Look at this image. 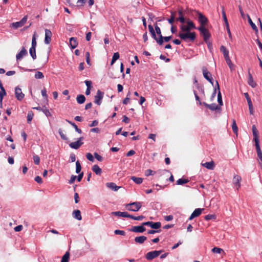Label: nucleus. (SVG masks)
I'll return each instance as SVG.
<instances>
[{
  "mask_svg": "<svg viewBox=\"0 0 262 262\" xmlns=\"http://www.w3.org/2000/svg\"><path fill=\"white\" fill-rule=\"evenodd\" d=\"M185 33H180L179 37L182 40L186 41L189 39L190 41H193L196 38L195 32H184Z\"/></svg>",
  "mask_w": 262,
  "mask_h": 262,
  "instance_id": "1",
  "label": "nucleus"
},
{
  "mask_svg": "<svg viewBox=\"0 0 262 262\" xmlns=\"http://www.w3.org/2000/svg\"><path fill=\"white\" fill-rule=\"evenodd\" d=\"M197 29L200 31L201 34L203 36L205 42L208 43V41L211 36V34L208 29L204 26H200Z\"/></svg>",
  "mask_w": 262,
  "mask_h": 262,
  "instance_id": "2",
  "label": "nucleus"
},
{
  "mask_svg": "<svg viewBox=\"0 0 262 262\" xmlns=\"http://www.w3.org/2000/svg\"><path fill=\"white\" fill-rule=\"evenodd\" d=\"M142 207V203L140 202H135L128 204L126 206V209L131 211H138Z\"/></svg>",
  "mask_w": 262,
  "mask_h": 262,
  "instance_id": "3",
  "label": "nucleus"
},
{
  "mask_svg": "<svg viewBox=\"0 0 262 262\" xmlns=\"http://www.w3.org/2000/svg\"><path fill=\"white\" fill-rule=\"evenodd\" d=\"M186 22L187 25H182L180 26V29L182 32H190L192 29H196L192 21L188 19Z\"/></svg>",
  "mask_w": 262,
  "mask_h": 262,
  "instance_id": "4",
  "label": "nucleus"
},
{
  "mask_svg": "<svg viewBox=\"0 0 262 262\" xmlns=\"http://www.w3.org/2000/svg\"><path fill=\"white\" fill-rule=\"evenodd\" d=\"M104 93L100 90H98L96 95L95 96L94 102L97 105H100L103 98Z\"/></svg>",
  "mask_w": 262,
  "mask_h": 262,
  "instance_id": "5",
  "label": "nucleus"
},
{
  "mask_svg": "<svg viewBox=\"0 0 262 262\" xmlns=\"http://www.w3.org/2000/svg\"><path fill=\"white\" fill-rule=\"evenodd\" d=\"M83 139V137H80L77 141L70 143L69 144L70 147L75 149H78L83 144V143L81 142Z\"/></svg>",
  "mask_w": 262,
  "mask_h": 262,
  "instance_id": "6",
  "label": "nucleus"
},
{
  "mask_svg": "<svg viewBox=\"0 0 262 262\" xmlns=\"http://www.w3.org/2000/svg\"><path fill=\"white\" fill-rule=\"evenodd\" d=\"M161 252L162 251H153L149 252L146 255V258L147 260H151L154 258L158 257L160 254Z\"/></svg>",
  "mask_w": 262,
  "mask_h": 262,
  "instance_id": "7",
  "label": "nucleus"
},
{
  "mask_svg": "<svg viewBox=\"0 0 262 262\" xmlns=\"http://www.w3.org/2000/svg\"><path fill=\"white\" fill-rule=\"evenodd\" d=\"M203 74L204 78L208 80L212 85H213V80L211 77V75L209 72L208 71L206 67L203 68Z\"/></svg>",
  "mask_w": 262,
  "mask_h": 262,
  "instance_id": "8",
  "label": "nucleus"
},
{
  "mask_svg": "<svg viewBox=\"0 0 262 262\" xmlns=\"http://www.w3.org/2000/svg\"><path fill=\"white\" fill-rule=\"evenodd\" d=\"M155 32H156L158 36V40H157V44H158L160 46H161L163 43V41L162 40V35L161 33V30L160 27L157 25V24H155Z\"/></svg>",
  "mask_w": 262,
  "mask_h": 262,
  "instance_id": "9",
  "label": "nucleus"
},
{
  "mask_svg": "<svg viewBox=\"0 0 262 262\" xmlns=\"http://www.w3.org/2000/svg\"><path fill=\"white\" fill-rule=\"evenodd\" d=\"M143 226H148L154 229H158L161 226L160 222H146L142 223Z\"/></svg>",
  "mask_w": 262,
  "mask_h": 262,
  "instance_id": "10",
  "label": "nucleus"
},
{
  "mask_svg": "<svg viewBox=\"0 0 262 262\" xmlns=\"http://www.w3.org/2000/svg\"><path fill=\"white\" fill-rule=\"evenodd\" d=\"M198 15V21L200 23V26H204V25L208 22V19L202 13L195 11Z\"/></svg>",
  "mask_w": 262,
  "mask_h": 262,
  "instance_id": "11",
  "label": "nucleus"
},
{
  "mask_svg": "<svg viewBox=\"0 0 262 262\" xmlns=\"http://www.w3.org/2000/svg\"><path fill=\"white\" fill-rule=\"evenodd\" d=\"M15 96L18 101H21L24 98L25 94L23 93L21 89L18 86L15 88Z\"/></svg>",
  "mask_w": 262,
  "mask_h": 262,
  "instance_id": "12",
  "label": "nucleus"
},
{
  "mask_svg": "<svg viewBox=\"0 0 262 262\" xmlns=\"http://www.w3.org/2000/svg\"><path fill=\"white\" fill-rule=\"evenodd\" d=\"M52 33L49 29H45V37L44 42L46 44L48 45L51 42Z\"/></svg>",
  "mask_w": 262,
  "mask_h": 262,
  "instance_id": "13",
  "label": "nucleus"
},
{
  "mask_svg": "<svg viewBox=\"0 0 262 262\" xmlns=\"http://www.w3.org/2000/svg\"><path fill=\"white\" fill-rule=\"evenodd\" d=\"M242 178L239 176L234 175L233 178V183L236 187L237 190L241 187Z\"/></svg>",
  "mask_w": 262,
  "mask_h": 262,
  "instance_id": "14",
  "label": "nucleus"
},
{
  "mask_svg": "<svg viewBox=\"0 0 262 262\" xmlns=\"http://www.w3.org/2000/svg\"><path fill=\"white\" fill-rule=\"evenodd\" d=\"M142 224L141 226H133L129 230L136 233H142L146 230L145 228Z\"/></svg>",
  "mask_w": 262,
  "mask_h": 262,
  "instance_id": "15",
  "label": "nucleus"
},
{
  "mask_svg": "<svg viewBox=\"0 0 262 262\" xmlns=\"http://www.w3.org/2000/svg\"><path fill=\"white\" fill-rule=\"evenodd\" d=\"M204 210L203 208H196L192 213L191 215L189 217V220H192L194 217L199 216Z\"/></svg>",
  "mask_w": 262,
  "mask_h": 262,
  "instance_id": "16",
  "label": "nucleus"
},
{
  "mask_svg": "<svg viewBox=\"0 0 262 262\" xmlns=\"http://www.w3.org/2000/svg\"><path fill=\"white\" fill-rule=\"evenodd\" d=\"M252 133L254 136L253 141L255 143L259 142V139L258 136V130L256 129V127L255 125H253L252 127Z\"/></svg>",
  "mask_w": 262,
  "mask_h": 262,
  "instance_id": "17",
  "label": "nucleus"
},
{
  "mask_svg": "<svg viewBox=\"0 0 262 262\" xmlns=\"http://www.w3.org/2000/svg\"><path fill=\"white\" fill-rule=\"evenodd\" d=\"M27 51L25 49L24 47H23L21 50L18 54H17L16 56V60H21L24 56L27 55Z\"/></svg>",
  "mask_w": 262,
  "mask_h": 262,
  "instance_id": "18",
  "label": "nucleus"
},
{
  "mask_svg": "<svg viewBox=\"0 0 262 262\" xmlns=\"http://www.w3.org/2000/svg\"><path fill=\"white\" fill-rule=\"evenodd\" d=\"M112 214L115 215L116 216H120V217H130V214H128L127 212L116 211V212H112Z\"/></svg>",
  "mask_w": 262,
  "mask_h": 262,
  "instance_id": "19",
  "label": "nucleus"
},
{
  "mask_svg": "<svg viewBox=\"0 0 262 262\" xmlns=\"http://www.w3.org/2000/svg\"><path fill=\"white\" fill-rule=\"evenodd\" d=\"M248 83L252 88H255L256 86V83L254 81L251 74L249 72L248 73Z\"/></svg>",
  "mask_w": 262,
  "mask_h": 262,
  "instance_id": "20",
  "label": "nucleus"
},
{
  "mask_svg": "<svg viewBox=\"0 0 262 262\" xmlns=\"http://www.w3.org/2000/svg\"><path fill=\"white\" fill-rule=\"evenodd\" d=\"M216 85L217 86V89L218 90V93H217V101L219 103L220 105H223V101L222 98V95L221 93L220 90V86L219 84V82L217 81H216Z\"/></svg>",
  "mask_w": 262,
  "mask_h": 262,
  "instance_id": "21",
  "label": "nucleus"
},
{
  "mask_svg": "<svg viewBox=\"0 0 262 262\" xmlns=\"http://www.w3.org/2000/svg\"><path fill=\"white\" fill-rule=\"evenodd\" d=\"M255 147H256L257 156L259 158V159H260L261 162H262V152L260 149L259 142L255 143Z\"/></svg>",
  "mask_w": 262,
  "mask_h": 262,
  "instance_id": "22",
  "label": "nucleus"
},
{
  "mask_svg": "<svg viewBox=\"0 0 262 262\" xmlns=\"http://www.w3.org/2000/svg\"><path fill=\"white\" fill-rule=\"evenodd\" d=\"M78 42L75 37H71L70 39V46L71 49H74L77 47Z\"/></svg>",
  "mask_w": 262,
  "mask_h": 262,
  "instance_id": "23",
  "label": "nucleus"
},
{
  "mask_svg": "<svg viewBox=\"0 0 262 262\" xmlns=\"http://www.w3.org/2000/svg\"><path fill=\"white\" fill-rule=\"evenodd\" d=\"M202 165L203 166L210 170H213L214 168V163L212 161L211 162L202 163Z\"/></svg>",
  "mask_w": 262,
  "mask_h": 262,
  "instance_id": "24",
  "label": "nucleus"
},
{
  "mask_svg": "<svg viewBox=\"0 0 262 262\" xmlns=\"http://www.w3.org/2000/svg\"><path fill=\"white\" fill-rule=\"evenodd\" d=\"M147 239V237L145 236H140L135 238V242L136 243L142 244H143L146 240Z\"/></svg>",
  "mask_w": 262,
  "mask_h": 262,
  "instance_id": "25",
  "label": "nucleus"
},
{
  "mask_svg": "<svg viewBox=\"0 0 262 262\" xmlns=\"http://www.w3.org/2000/svg\"><path fill=\"white\" fill-rule=\"evenodd\" d=\"M73 216L74 218L80 221L82 219L81 212L79 210H75L73 212Z\"/></svg>",
  "mask_w": 262,
  "mask_h": 262,
  "instance_id": "26",
  "label": "nucleus"
},
{
  "mask_svg": "<svg viewBox=\"0 0 262 262\" xmlns=\"http://www.w3.org/2000/svg\"><path fill=\"white\" fill-rule=\"evenodd\" d=\"M106 186L107 187L114 191H117L120 188V187L117 186L115 183L113 182L107 183Z\"/></svg>",
  "mask_w": 262,
  "mask_h": 262,
  "instance_id": "27",
  "label": "nucleus"
},
{
  "mask_svg": "<svg viewBox=\"0 0 262 262\" xmlns=\"http://www.w3.org/2000/svg\"><path fill=\"white\" fill-rule=\"evenodd\" d=\"M92 170L97 174L100 175L102 173L101 169L97 165H94L92 167Z\"/></svg>",
  "mask_w": 262,
  "mask_h": 262,
  "instance_id": "28",
  "label": "nucleus"
},
{
  "mask_svg": "<svg viewBox=\"0 0 262 262\" xmlns=\"http://www.w3.org/2000/svg\"><path fill=\"white\" fill-rule=\"evenodd\" d=\"M76 100L78 103L82 104L85 101V97L83 95H79L76 97Z\"/></svg>",
  "mask_w": 262,
  "mask_h": 262,
  "instance_id": "29",
  "label": "nucleus"
},
{
  "mask_svg": "<svg viewBox=\"0 0 262 262\" xmlns=\"http://www.w3.org/2000/svg\"><path fill=\"white\" fill-rule=\"evenodd\" d=\"M222 8V16H223V20L225 22V24L226 25V27H228V25H229V23L228 22V20H227V16H226V13H225V11L224 10V6H222L221 7Z\"/></svg>",
  "mask_w": 262,
  "mask_h": 262,
  "instance_id": "30",
  "label": "nucleus"
},
{
  "mask_svg": "<svg viewBox=\"0 0 262 262\" xmlns=\"http://www.w3.org/2000/svg\"><path fill=\"white\" fill-rule=\"evenodd\" d=\"M220 51L223 54L224 58L229 56V51L225 46H222L220 47Z\"/></svg>",
  "mask_w": 262,
  "mask_h": 262,
  "instance_id": "31",
  "label": "nucleus"
},
{
  "mask_svg": "<svg viewBox=\"0 0 262 262\" xmlns=\"http://www.w3.org/2000/svg\"><path fill=\"white\" fill-rule=\"evenodd\" d=\"M179 16L176 18V20L180 21L181 23L184 24L185 22V19L183 15V12L181 10L178 11Z\"/></svg>",
  "mask_w": 262,
  "mask_h": 262,
  "instance_id": "32",
  "label": "nucleus"
},
{
  "mask_svg": "<svg viewBox=\"0 0 262 262\" xmlns=\"http://www.w3.org/2000/svg\"><path fill=\"white\" fill-rule=\"evenodd\" d=\"M176 12H171L170 17L169 18L167 19V21H168V23L169 24L172 25L173 23V22L174 21L175 19H176Z\"/></svg>",
  "mask_w": 262,
  "mask_h": 262,
  "instance_id": "33",
  "label": "nucleus"
},
{
  "mask_svg": "<svg viewBox=\"0 0 262 262\" xmlns=\"http://www.w3.org/2000/svg\"><path fill=\"white\" fill-rule=\"evenodd\" d=\"M130 179L132 180L137 184H140L143 182V179L141 178L132 176L131 177Z\"/></svg>",
  "mask_w": 262,
  "mask_h": 262,
  "instance_id": "34",
  "label": "nucleus"
},
{
  "mask_svg": "<svg viewBox=\"0 0 262 262\" xmlns=\"http://www.w3.org/2000/svg\"><path fill=\"white\" fill-rule=\"evenodd\" d=\"M189 181L188 179L181 178V179H179V180H178L177 181L176 184H177V185H182L184 184L187 183L188 182H189Z\"/></svg>",
  "mask_w": 262,
  "mask_h": 262,
  "instance_id": "35",
  "label": "nucleus"
},
{
  "mask_svg": "<svg viewBox=\"0 0 262 262\" xmlns=\"http://www.w3.org/2000/svg\"><path fill=\"white\" fill-rule=\"evenodd\" d=\"M232 129L233 130V133L237 135L238 132V127L237 126L236 121L234 119H232Z\"/></svg>",
  "mask_w": 262,
  "mask_h": 262,
  "instance_id": "36",
  "label": "nucleus"
},
{
  "mask_svg": "<svg viewBox=\"0 0 262 262\" xmlns=\"http://www.w3.org/2000/svg\"><path fill=\"white\" fill-rule=\"evenodd\" d=\"M36 48H30L29 50V53L32 57V58L34 60L36 58Z\"/></svg>",
  "mask_w": 262,
  "mask_h": 262,
  "instance_id": "37",
  "label": "nucleus"
},
{
  "mask_svg": "<svg viewBox=\"0 0 262 262\" xmlns=\"http://www.w3.org/2000/svg\"><path fill=\"white\" fill-rule=\"evenodd\" d=\"M120 55L118 52L115 53L113 56L111 65L112 66L115 62L119 58Z\"/></svg>",
  "mask_w": 262,
  "mask_h": 262,
  "instance_id": "38",
  "label": "nucleus"
},
{
  "mask_svg": "<svg viewBox=\"0 0 262 262\" xmlns=\"http://www.w3.org/2000/svg\"><path fill=\"white\" fill-rule=\"evenodd\" d=\"M70 258V253L67 251L64 254L63 257H62L61 262H69V259Z\"/></svg>",
  "mask_w": 262,
  "mask_h": 262,
  "instance_id": "39",
  "label": "nucleus"
},
{
  "mask_svg": "<svg viewBox=\"0 0 262 262\" xmlns=\"http://www.w3.org/2000/svg\"><path fill=\"white\" fill-rule=\"evenodd\" d=\"M248 22L250 24L251 28L253 29V30L256 32H257L258 29H257L256 26L255 25L254 23H253V21H252L251 19L250 18V17L249 16H248Z\"/></svg>",
  "mask_w": 262,
  "mask_h": 262,
  "instance_id": "40",
  "label": "nucleus"
},
{
  "mask_svg": "<svg viewBox=\"0 0 262 262\" xmlns=\"http://www.w3.org/2000/svg\"><path fill=\"white\" fill-rule=\"evenodd\" d=\"M211 251L214 253H224L223 249L218 247H214L213 249H212Z\"/></svg>",
  "mask_w": 262,
  "mask_h": 262,
  "instance_id": "41",
  "label": "nucleus"
},
{
  "mask_svg": "<svg viewBox=\"0 0 262 262\" xmlns=\"http://www.w3.org/2000/svg\"><path fill=\"white\" fill-rule=\"evenodd\" d=\"M23 26L24 25L21 23L20 21L12 24V26L15 29H17L19 27H21Z\"/></svg>",
  "mask_w": 262,
  "mask_h": 262,
  "instance_id": "42",
  "label": "nucleus"
},
{
  "mask_svg": "<svg viewBox=\"0 0 262 262\" xmlns=\"http://www.w3.org/2000/svg\"><path fill=\"white\" fill-rule=\"evenodd\" d=\"M107 75L108 77L112 79H116L117 77V75L115 74L113 71H111V68H109V71L107 73Z\"/></svg>",
  "mask_w": 262,
  "mask_h": 262,
  "instance_id": "43",
  "label": "nucleus"
},
{
  "mask_svg": "<svg viewBox=\"0 0 262 262\" xmlns=\"http://www.w3.org/2000/svg\"><path fill=\"white\" fill-rule=\"evenodd\" d=\"M81 169V166L79 161H77L76 162V172L79 173Z\"/></svg>",
  "mask_w": 262,
  "mask_h": 262,
  "instance_id": "44",
  "label": "nucleus"
},
{
  "mask_svg": "<svg viewBox=\"0 0 262 262\" xmlns=\"http://www.w3.org/2000/svg\"><path fill=\"white\" fill-rule=\"evenodd\" d=\"M34 77L36 79H42L44 77V76L42 72L37 71V72H36Z\"/></svg>",
  "mask_w": 262,
  "mask_h": 262,
  "instance_id": "45",
  "label": "nucleus"
},
{
  "mask_svg": "<svg viewBox=\"0 0 262 262\" xmlns=\"http://www.w3.org/2000/svg\"><path fill=\"white\" fill-rule=\"evenodd\" d=\"M33 117V113L32 111L29 112L27 115V122L30 123L32 121Z\"/></svg>",
  "mask_w": 262,
  "mask_h": 262,
  "instance_id": "46",
  "label": "nucleus"
},
{
  "mask_svg": "<svg viewBox=\"0 0 262 262\" xmlns=\"http://www.w3.org/2000/svg\"><path fill=\"white\" fill-rule=\"evenodd\" d=\"M144 217H145L143 215H140V216H134L132 215H130V217H129V218L132 219H133L134 220H136V221H141L143 219H144Z\"/></svg>",
  "mask_w": 262,
  "mask_h": 262,
  "instance_id": "47",
  "label": "nucleus"
},
{
  "mask_svg": "<svg viewBox=\"0 0 262 262\" xmlns=\"http://www.w3.org/2000/svg\"><path fill=\"white\" fill-rule=\"evenodd\" d=\"M33 159L35 164L38 165L40 163V158L38 156L35 155L33 156Z\"/></svg>",
  "mask_w": 262,
  "mask_h": 262,
  "instance_id": "48",
  "label": "nucleus"
},
{
  "mask_svg": "<svg viewBox=\"0 0 262 262\" xmlns=\"http://www.w3.org/2000/svg\"><path fill=\"white\" fill-rule=\"evenodd\" d=\"M219 107L215 103H212L209 105V109L211 111H215L219 109Z\"/></svg>",
  "mask_w": 262,
  "mask_h": 262,
  "instance_id": "49",
  "label": "nucleus"
},
{
  "mask_svg": "<svg viewBox=\"0 0 262 262\" xmlns=\"http://www.w3.org/2000/svg\"><path fill=\"white\" fill-rule=\"evenodd\" d=\"M37 45V42L36 40V36L35 34H34L33 35L32 39V43H31V48H35Z\"/></svg>",
  "mask_w": 262,
  "mask_h": 262,
  "instance_id": "50",
  "label": "nucleus"
},
{
  "mask_svg": "<svg viewBox=\"0 0 262 262\" xmlns=\"http://www.w3.org/2000/svg\"><path fill=\"white\" fill-rule=\"evenodd\" d=\"M225 59L226 61L227 64L229 67V68L231 69L232 67H233V64H232L231 60L230 59L229 56L225 57Z\"/></svg>",
  "mask_w": 262,
  "mask_h": 262,
  "instance_id": "51",
  "label": "nucleus"
},
{
  "mask_svg": "<svg viewBox=\"0 0 262 262\" xmlns=\"http://www.w3.org/2000/svg\"><path fill=\"white\" fill-rule=\"evenodd\" d=\"M156 173L155 171L149 169L145 171V175L147 177L154 175Z\"/></svg>",
  "mask_w": 262,
  "mask_h": 262,
  "instance_id": "52",
  "label": "nucleus"
},
{
  "mask_svg": "<svg viewBox=\"0 0 262 262\" xmlns=\"http://www.w3.org/2000/svg\"><path fill=\"white\" fill-rule=\"evenodd\" d=\"M6 95L5 90H1L0 91V101L2 102L4 97Z\"/></svg>",
  "mask_w": 262,
  "mask_h": 262,
  "instance_id": "53",
  "label": "nucleus"
},
{
  "mask_svg": "<svg viewBox=\"0 0 262 262\" xmlns=\"http://www.w3.org/2000/svg\"><path fill=\"white\" fill-rule=\"evenodd\" d=\"M194 84H195V86L196 87V88L200 90L202 92H204V90L203 89V88L200 85V84L198 83V81L195 78L194 80Z\"/></svg>",
  "mask_w": 262,
  "mask_h": 262,
  "instance_id": "54",
  "label": "nucleus"
},
{
  "mask_svg": "<svg viewBox=\"0 0 262 262\" xmlns=\"http://www.w3.org/2000/svg\"><path fill=\"white\" fill-rule=\"evenodd\" d=\"M215 215L214 214H208L205 216V220L206 221L215 219Z\"/></svg>",
  "mask_w": 262,
  "mask_h": 262,
  "instance_id": "55",
  "label": "nucleus"
},
{
  "mask_svg": "<svg viewBox=\"0 0 262 262\" xmlns=\"http://www.w3.org/2000/svg\"><path fill=\"white\" fill-rule=\"evenodd\" d=\"M86 157L89 161L91 162H93L94 161L93 156L90 152L86 154Z\"/></svg>",
  "mask_w": 262,
  "mask_h": 262,
  "instance_id": "56",
  "label": "nucleus"
},
{
  "mask_svg": "<svg viewBox=\"0 0 262 262\" xmlns=\"http://www.w3.org/2000/svg\"><path fill=\"white\" fill-rule=\"evenodd\" d=\"M94 156L95 158L99 161H102L103 160V158L101 156H100L97 152H94Z\"/></svg>",
  "mask_w": 262,
  "mask_h": 262,
  "instance_id": "57",
  "label": "nucleus"
},
{
  "mask_svg": "<svg viewBox=\"0 0 262 262\" xmlns=\"http://www.w3.org/2000/svg\"><path fill=\"white\" fill-rule=\"evenodd\" d=\"M41 95L42 96L46 99V100L47 101L48 100V96L47 95V91H46V88H43L41 91Z\"/></svg>",
  "mask_w": 262,
  "mask_h": 262,
  "instance_id": "58",
  "label": "nucleus"
},
{
  "mask_svg": "<svg viewBox=\"0 0 262 262\" xmlns=\"http://www.w3.org/2000/svg\"><path fill=\"white\" fill-rule=\"evenodd\" d=\"M85 56H86V62L88 64L91 65L90 63V54L89 52H86L85 53Z\"/></svg>",
  "mask_w": 262,
  "mask_h": 262,
  "instance_id": "59",
  "label": "nucleus"
},
{
  "mask_svg": "<svg viewBox=\"0 0 262 262\" xmlns=\"http://www.w3.org/2000/svg\"><path fill=\"white\" fill-rule=\"evenodd\" d=\"M59 134L61 138L63 140H67L68 138L67 137V136L63 133L62 130L60 129H59Z\"/></svg>",
  "mask_w": 262,
  "mask_h": 262,
  "instance_id": "60",
  "label": "nucleus"
},
{
  "mask_svg": "<svg viewBox=\"0 0 262 262\" xmlns=\"http://www.w3.org/2000/svg\"><path fill=\"white\" fill-rule=\"evenodd\" d=\"M114 233L115 234H117V235H125V232L123 230H115Z\"/></svg>",
  "mask_w": 262,
  "mask_h": 262,
  "instance_id": "61",
  "label": "nucleus"
},
{
  "mask_svg": "<svg viewBox=\"0 0 262 262\" xmlns=\"http://www.w3.org/2000/svg\"><path fill=\"white\" fill-rule=\"evenodd\" d=\"M76 179H77L76 176L72 175L70 180L69 181V183L70 184H73L75 182V181Z\"/></svg>",
  "mask_w": 262,
  "mask_h": 262,
  "instance_id": "62",
  "label": "nucleus"
},
{
  "mask_svg": "<svg viewBox=\"0 0 262 262\" xmlns=\"http://www.w3.org/2000/svg\"><path fill=\"white\" fill-rule=\"evenodd\" d=\"M84 83L85 84V85H86L87 86V89H91L92 88V82L90 80H85L84 81Z\"/></svg>",
  "mask_w": 262,
  "mask_h": 262,
  "instance_id": "63",
  "label": "nucleus"
},
{
  "mask_svg": "<svg viewBox=\"0 0 262 262\" xmlns=\"http://www.w3.org/2000/svg\"><path fill=\"white\" fill-rule=\"evenodd\" d=\"M171 36L164 37L162 36V40L165 42H168L171 39Z\"/></svg>",
  "mask_w": 262,
  "mask_h": 262,
  "instance_id": "64",
  "label": "nucleus"
}]
</instances>
